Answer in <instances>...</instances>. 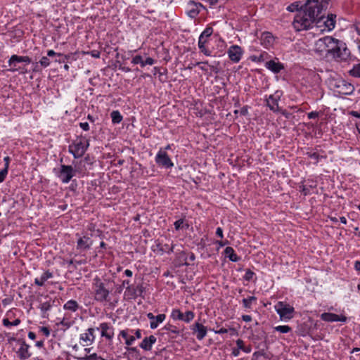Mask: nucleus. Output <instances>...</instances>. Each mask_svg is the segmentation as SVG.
Instances as JSON below:
<instances>
[{"label":"nucleus","instance_id":"f257e3e1","mask_svg":"<svg viewBox=\"0 0 360 360\" xmlns=\"http://www.w3.org/2000/svg\"><path fill=\"white\" fill-rule=\"evenodd\" d=\"M92 288L94 300L100 303L110 302V292L112 288L110 286L109 281L106 280L103 281L96 276L93 281Z\"/></svg>","mask_w":360,"mask_h":360},{"label":"nucleus","instance_id":"f03ea898","mask_svg":"<svg viewBox=\"0 0 360 360\" xmlns=\"http://www.w3.org/2000/svg\"><path fill=\"white\" fill-rule=\"evenodd\" d=\"M315 16L308 15V11L304 8L296 15L293 21V27L297 31L307 30L315 27Z\"/></svg>","mask_w":360,"mask_h":360},{"label":"nucleus","instance_id":"7ed1b4c3","mask_svg":"<svg viewBox=\"0 0 360 360\" xmlns=\"http://www.w3.org/2000/svg\"><path fill=\"white\" fill-rule=\"evenodd\" d=\"M330 0H307L304 8L308 11V15L317 17L322 15L328 6Z\"/></svg>","mask_w":360,"mask_h":360},{"label":"nucleus","instance_id":"20e7f679","mask_svg":"<svg viewBox=\"0 0 360 360\" xmlns=\"http://www.w3.org/2000/svg\"><path fill=\"white\" fill-rule=\"evenodd\" d=\"M337 39L330 36H326L319 39L314 44V51L320 55L325 54L329 56L331 51L333 50L334 44Z\"/></svg>","mask_w":360,"mask_h":360},{"label":"nucleus","instance_id":"39448f33","mask_svg":"<svg viewBox=\"0 0 360 360\" xmlns=\"http://www.w3.org/2000/svg\"><path fill=\"white\" fill-rule=\"evenodd\" d=\"M336 15L329 13L326 17L323 14L317 17L315 21V27L320 30L321 32H330L335 27Z\"/></svg>","mask_w":360,"mask_h":360},{"label":"nucleus","instance_id":"423d86ee","mask_svg":"<svg viewBox=\"0 0 360 360\" xmlns=\"http://www.w3.org/2000/svg\"><path fill=\"white\" fill-rule=\"evenodd\" d=\"M89 146V140L84 136H80L69 146V152L75 158H79L84 155Z\"/></svg>","mask_w":360,"mask_h":360},{"label":"nucleus","instance_id":"0eeeda50","mask_svg":"<svg viewBox=\"0 0 360 360\" xmlns=\"http://www.w3.org/2000/svg\"><path fill=\"white\" fill-rule=\"evenodd\" d=\"M329 56L336 60H346L350 56V51L345 42L337 39Z\"/></svg>","mask_w":360,"mask_h":360},{"label":"nucleus","instance_id":"6e6552de","mask_svg":"<svg viewBox=\"0 0 360 360\" xmlns=\"http://www.w3.org/2000/svg\"><path fill=\"white\" fill-rule=\"evenodd\" d=\"M329 56L336 60H346L350 56V51L345 42L337 39Z\"/></svg>","mask_w":360,"mask_h":360},{"label":"nucleus","instance_id":"1a4fd4ad","mask_svg":"<svg viewBox=\"0 0 360 360\" xmlns=\"http://www.w3.org/2000/svg\"><path fill=\"white\" fill-rule=\"evenodd\" d=\"M275 309L281 320L291 319L295 312V309L292 306L283 302H278L275 305Z\"/></svg>","mask_w":360,"mask_h":360},{"label":"nucleus","instance_id":"9d476101","mask_svg":"<svg viewBox=\"0 0 360 360\" xmlns=\"http://www.w3.org/2000/svg\"><path fill=\"white\" fill-rule=\"evenodd\" d=\"M155 160L157 165L161 167L170 169L174 167V163L171 158L162 148H160L156 154Z\"/></svg>","mask_w":360,"mask_h":360},{"label":"nucleus","instance_id":"9b49d317","mask_svg":"<svg viewBox=\"0 0 360 360\" xmlns=\"http://www.w3.org/2000/svg\"><path fill=\"white\" fill-rule=\"evenodd\" d=\"M75 172L76 170H75L72 166L62 165L58 174V176L63 183L68 184L75 176Z\"/></svg>","mask_w":360,"mask_h":360},{"label":"nucleus","instance_id":"f8f14e48","mask_svg":"<svg viewBox=\"0 0 360 360\" xmlns=\"http://www.w3.org/2000/svg\"><path fill=\"white\" fill-rule=\"evenodd\" d=\"M101 330V335L105 338L107 340L111 341L114 337V328L113 326L106 322L100 323L99 327L96 328Z\"/></svg>","mask_w":360,"mask_h":360},{"label":"nucleus","instance_id":"ddd939ff","mask_svg":"<svg viewBox=\"0 0 360 360\" xmlns=\"http://www.w3.org/2000/svg\"><path fill=\"white\" fill-rule=\"evenodd\" d=\"M229 59L233 63H238L243 54V51L240 46L233 45L229 47L227 51Z\"/></svg>","mask_w":360,"mask_h":360},{"label":"nucleus","instance_id":"4468645a","mask_svg":"<svg viewBox=\"0 0 360 360\" xmlns=\"http://www.w3.org/2000/svg\"><path fill=\"white\" fill-rule=\"evenodd\" d=\"M337 91L342 95H350L354 91V86L345 80H340L336 84Z\"/></svg>","mask_w":360,"mask_h":360},{"label":"nucleus","instance_id":"2eb2a0df","mask_svg":"<svg viewBox=\"0 0 360 360\" xmlns=\"http://www.w3.org/2000/svg\"><path fill=\"white\" fill-rule=\"evenodd\" d=\"M321 319L326 322H346L347 317L345 315H338L333 313L325 312L321 315Z\"/></svg>","mask_w":360,"mask_h":360},{"label":"nucleus","instance_id":"dca6fc26","mask_svg":"<svg viewBox=\"0 0 360 360\" xmlns=\"http://www.w3.org/2000/svg\"><path fill=\"white\" fill-rule=\"evenodd\" d=\"M281 98V95L278 92H276L273 95H270L266 98V105L273 112H279L280 108L278 106V101Z\"/></svg>","mask_w":360,"mask_h":360},{"label":"nucleus","instance_id":"f3484780","mask_svg":"<svg viewBox=\"0 0 360 360\" xmlns=\"http://www.w3.org/2000/svg\"><path fill=\"white\" fill-rule=\"evenodd\" d=\"M191 329L198 340H202L207 335V328L200 323H195L191 326Z\"/></svg>","mask_w":360,"mask_h":360},{"label":"nucleus","instance_id":"a211bd4d","mask_svg":"<svg viewBox=\"0 0 360 360\" xmlns=\"http://www.w3.org/2000/svg\"><path fill=\"white\" fill-rule=\"evenodd\" d=\"M201 8H203V6L200 3L191 1L188 4L186 13L190 18H195L199 14Z\"/></svg>","mask_w":360,"mask_h":360},{"label":"nucleus","instance_id":"6ab92c4d","mask_svg":"<svg viewBox=\"0 0 360 360\" xmlns=\"http://www.w3.org/2000/svg\"><path fill=\"white\" fill-rule=\"evenodd\" d=\"M93 244V240L87 236H84L78 239L77 249L79 250H89Z\"/></svg>","mask_w":360,"mask_h":360},{"label":"nucleus","instance_id":"aec40b11","mask_svg":"<svg viewBox=\"0 0 360 360\" xmlns=\"http://www.w3.org/2000/svg\"><path fill=\"white\" fill-rule=\"evenodd\" d=\"M147 317L150 320V327L152 329H155L158 326V324L163 322L165 319L166 316L164 314L154 316L153 313H148Z\"/></svg>","mask_w":360,"mask_h":360},{"label":"nucleus","instance_id":"412c9836","mask_svg":"<svg viewBox=\"0 0 360 360\" xmlns=\"http://www.w3.org/2000/svg\"><path fill=\"white\" fill-rule=\"evenodd\" d=\"M30 346L25 342H22L20 347L17 352L18 356L22 360L29 359L32 354L29 351Z\"/></svg>","mask_w":360,"mask_h":360},{"label":"nucleus","instance_id":"4be33fe9","mask_svg":"<svg viewBox=\"0 0 360 360\" xmlns=\"http://www.w3.org/2000/svg\"><path fill=\"white\" fill-rule=\"evenodd\" d=\"M260 40H261V44L265 48L268 49V48L272 46V45L274 44V37L271 32H264L262 34Z\"/></svg>","mask_w":360,"mask_h":360},{"label":"nucleus","instance_id":"5701e85b","mask_svg":"<svg viewBox=\"0 0 360 360\" xmlns=\"http://www.w3.org/2000/svg\"><path fill=\"white\" fill-rule=\"evenodd\" d=\"M156 338L151 335L149 337H146L140 343L139 346L146 351H150L152 349L153 345L156 342Z\"/></svg>","mask_w":360,"mask_h":360},{"label":"nucleus","instance_id":"b1692460","mask_svg":"<svg viewBox=\"0 0 360 360\" xmlns=\"http://www.w3.org/2000/svg\"><path fill=\"white\" fill-rule=\"evenodd\" d=\"M265 67L276 74L279 73L284 69V65L281 63L276 62L274 60L267 61L265 64Z\"/></svg>","mask_w":360,"mask_h":360},{"label":"nucleus","instance_id":"393cba45","mask_svg":"<svg viewBox=\"0 0 360 360\" xmlns=\"http://www.w3.org/2000/svg\"><path fill=\"white\" fill-rule=\"evenodd\" d=\"M94 330L93 328H89L86 333L80 335V340L86 342L87 345H91L95 339Z\"/></svg>","mask_w":360,"mask_h":360},{"label":"nucleus","instance_id":"a878e982","mask_svg":"<svg viewBox=\"0 0 360 360\" xmlns=\"http://www.w3.org/2000/svg\"><path fill=\"white\" fill-rule=\"evenodd\" d=\"M129 332V329L122 330L118 335V338L120 339V338L122 337L124 340L125 344L127 346L131 345L135 341V337L134 335H131Z\"/></svg>","mask_w":360,"mask_h":360},{"label":"nucleus","instance_id":"bb28decb","mask_svg":"<svg viewBox=\"0 0 360 360\" xmlns=\"http://www.w3.org/2000/svg\"><path fill=\"white\" fill-rule=\"evenodd\" d=\"M30 63L31 59L28 56H18V55H13L8 60L9 66H12V65L13 63Z\"/></svg>","mask_w":360,"mask_h":360},{"label":"nucleus","instance_id":"cd10ccee","mask_svg":"<svg viewBox=\"0 0 360 360\" xmlns=\"http://www.w3.org/2000/svg\"><path fill=\"white\" fill-rule=\"evenodd\" d=\"M80 308L78 302L74 300H68L63 305V309L70 311L71 312H75Z\"/></svg>","mask_w":360,"mask_h":360},{"label":"nucleus","instance_id":"c85d7f7f","mask_svg":"<svg viewBox=\"0 0 360 360\" xmlns=\"http://www.w3.org/2000/svg\"><path fill=\"white\" fill-rule=\"evenodd\" d=\"M53 277V274L49 271H45L40 278L34 279V283L39 286H43L44 283L49 278Z\"/></svg>","mask_w":360,"mask_h":360},{"label":"nucleus","instance_id":"c756f323","mask_svg":"<svg viewBox=\"0 0 360 360\" xmlns=\"http://www.w3.org/2000/svg\"><path fill=\"white\" fill-rule=\"evenodd\" d=\"M156 248H157L158 251L161 255L163 254L164 252H167V253L169 254L170 252H173L174 245H172L171 246H169V244L162 245L159 243L156 245Z\"/></svg>","mask_w":360,"mask_h":360},{"label":"nucleus","instance_id":"7c9ffc66","mask_svg":"<svg viewBox=\"0 0 360 360\" xmlns=\"http://www.w3.org/2000/svg\"><path fill=\"white\" fill-rule=\"evenodd\" d=\"M224 253L226 257L232 262H238L239 260V257L231 247H226L224 250Z\"/></svg>","mask_w":360,"mask_h":360},{"label":"nucleus","instance_id":"2f4dec72","mask_svg":"<svg viewBox=\"0 0 360 360\" xmlns=\"http://www.w3.org/2000/svg\"><path fill=\"white\" fill-rule=\"evenodd\" d=\"M110 117L114 124H119L122 120V116L118 110H113L110 114Z\"/></svg>","mask_w":360,"mask_h":360},{"label":"nucleus","instance_id":"473e14b6","mask_svg":"<svg viewBox=\"0 0 360 360\" xmlns=\"http://www.w3.org/2000/svg\"><path fill=\"white\" fill-rule=\"evenodd\" d=\"M163 330L167 331L169 333L174 334L175 335H176L179 333V330L177 328V327L175 326H173L172 324H167L163 328Z\"/></svg>","mask_w":360,"mask_h":360},{"label":"nucleus","instance_id":"72a5a7b5","mask_svg":"<svg viewBox=\"0 0 360 360\" xmlns=\"http://www.w3.org/2000/svg\"><path fill=\"white\" fill-rule=\"evenodd\" d=\"M183 315H184V314L179 309H174L172 311V313H171V317L174 320H181V321H182Z\"/></svg>","mask_w":360,"mask_h":360},{"label":"nucleus","instance_id":"f704fd0d","mask_svg":"<svg viewBox=\"0 0 360 360\" xmlns=\"http://www.w3.org/2000/svg\"><path fill=\"white\" fill-rule=\"evenodd\" d=\"M257 300V297L255 296H250L248 298H244L243 300V304L245 308L250 309L251 308L252 302Z\"/></svg>","mask_w":360,"mask_h":360},{"label":"nucleus","instance_id":"c9c22d12","mask_svg":"<svg viewBox=\"0 0 360 360\" xmlns=\"http://www.w3.org/2000/svg\"><path fill=\"white\" fill-rule=\"evenodd\" d=\"M77 359L78 360H103V358L98 356L96 353L91 354L90 355H86L83 357H78Z\"/></svg>","mask_w":360,"mask_h":360},{"label":"nucleus","instance_id":"e433bc0d","mask_svg":"<svg viewBox=\"0 0 360 360\" xmlns=\"http://www.w3.org/2000/svg\"><path fill=\"white\" fill-rule=\"evenodd\" d=\"M349 75L355 77H360V63L354 65L352 70H349Z\"/></svg>","mask_w":360,"mask_h":360},{"label":"nucleus","instance_id":"4c0bfd02","mask_svg":"<svg viewBox=\"0 0 360 360\" xmlns=\"http://www.w3.org/2000/svg\"><path fill=\"white\" fill-rule=\"evenodd\" d=\"M213 33V29L210 27H208L205 29V30L201 33L199 37V40H202L203 38H208Z\"/></svg>","mask_w":360,"mask_h":360},{"label":"nucleus","instance_id":"58836bf2","mask_svg":"<svg viewBox=\"0 0 360 360\" xmlns=\"http://www.w3.org/2000/svg\"><path fill=\"white\" fill-rule=\"evenodd\" d=\"M20 323V320L18 319H15L12 322H11L8 319H3V325L6 327L15 326L19 325Z\"/></svg>","mask_w":360,"mask_h":360},{"label":"nucleus","instance_id":"ea45409f","mask_svg":"<svg viewBox=\"0 0 360 360\" xmlns=\"http://www.w3.org/2000/svg\"><path fill=\"white\" fill-rule=\"evenodd\" d=\"M229 331L231 332V335H236L237 333V331L234 328H230L229 329L221 328L219 330H214V333L216 334H224L228 333Z\"/></svg>","mask_w":360,"mask_h":360},{"label":"nucleus","instance_id":"a19ab883","mask_svg":"<svg viewBox=\"0 0 360 360\" xmlns=\"http://www.w3.org/2000/svg\"><path fill=\"white\" fill-rule=\"evenodd\" d=\"M195 314L192 311H187L185 314L183 315L182 321L186 323H189L194 319Z\"/></svg>","mask_w":360,"mask_h":360},{"label":"nucleus","instance_id":"79ce46f5","mask_svg":"<svg viewBox=\"0 0 360 360\" xmlns=\"http://www.w3.org/2000/svg\"><path fill=\"white\" fill-rule=\"evenodd\" d=\"M198 48L205 56H210L211 52L205 47V44H203L201 40H198Z\"/></svg>","mask_w":360,"mask_h":360},{"label":"nucleus","instance_id":"37998d69","mask_svg":"<svg viewBox=\"0 0 360 360\" xmlns=\"http://www.w3.org/2000/svg\"><path fill=\"white\" fill-rule=\"evenodd\" d=\"M274 330L281 333H287L291 331V328L288 326H278L274 328Z\"/></svg>","mask_w":360,"mask_h":360},{"label":"nucleus","instance_id":"c03bdc74","mask_svg":"<svg viewBox=\"0 0 360 360\" xmlns=\"http://www.w3.org/2000/svg\"><path fill=\"white\" fill-rule=\"evenodd\" d=\"M39 308L43 313H46L51 308V304L50 301L43 302L40 304Z\"/></svg>","mask_w":360,"mask_h":360},{"label":"nucleus","instance_id":"a18cd8bd","mask_svg":"<svg viewBox=\"0 0 360 360\" xmlns=\"http://www.w3.org/2000/svg\"><path fill=\"white\" fill-rule=\"evenodd\" d=\"M39 63L40 64V65L43 68H47L48 66H49L51 62H50V60L49 58L47 57V56H43Z\"/></svg>","mask_w":360,"mask_h":360},{"label":"nucleus","instance_id":"49530a36","mask_svg":"<svg viewBox=\"0 0 360 360\" xmlns=\"http://www.w3.org/2000/svg\"><path fill=\"white\" fill-rule=\"evenodd\" d=\"M254 275H255V273L252 270L248 269L246 270L245 274L243 276V278L247 281H250L252 279Z\"/></svg>","mask_w":360,"mask_h":360},{"label":"nucleus","instance_id":"de8ad7c7","mask_svg":"<svg viewBox=\"0 0 360 360\" xmlns=\"http://www.w3.org/2000/svg\"><path fill=\"white\" fill-rule=\"evenodd\" d=\"M10 67L11 68L9 69V70L11 72L20 71L22 73L26 72V70H24V68H22L21 67H17V63H13L12 66Z\"/></svg>","mask_w":360,"mask_h":360},{"label":"nucleus","instance_id":"09e8293b","mask_svg":"<svg viewBox=\"0 0 360 360\" xmlns=\"http://www.w3.org/2000/svg\"><path fill=\"white\" fill-rule=\"evenodd\" d=\"M264 355H265V353L263 350L255 352H254V354L252 355V359L253 360H259V359L262 356H264Z\"/></svg>","mask_w":360,"mask_h":360},{"label":"nucleus","instance_id":"8fccbe9b","mask_svg":"<svg viewBox=\"0 0 360 360\" xmlns=\"http://www.w3.org/2000/svg\"><path fill=\"white\" fill-rule=\"evenodd\" d=\"M154 63H155V60L150 57H148L145 60H143L141 66L144 67L146 65H152Z\"/></svg>","mask_w":360,"mask_h":360},{"label":"nucleus","instance_id":"3c124183","mask_svg":"<svg viewBox=\"0 0 360 360\" xmlns=\"http://www.w3.org/2000/svg\"><path fill=\"white\" fill-rule=\"evenodd\" d=\"M8 169L4 168L2 170L0 171V183H2L4 181L7 174H8Z\"/></svg>","mask_w":360,"mask_h":360},{"label":"nucleus","instance_id":"603ef678","mask_svg":"<svg viewBox=\"0 0 360 360\" xmlns=\"http://www.w3.org/2000/svg\"><path fill=\"white\" fill-rule=\"evenodd\" d=\"M142 61H143L142 57L141 56H139V55H137V56H134L132 58L131 63L133 64H140V65H141Z\"/></svg>","mask_w":360,"mask_h":360},{"label":"nucleus","instance_id":"864d4df0","mask_svg":"<svg viewBox=\"0 0 360 360\" xmlns=\"http://www.w3.org/2000/svg\"><path fill=\"white\" fill-rule=\"evenodd\" d=\"M40 332L45 335L46 337H49L50 335V330L48 327L42 326L40 328Z\"/></svg>","mask_w":360,"mask_h":360},{"label":"nucleus","instance_id":"5fc2aeb1","mask_svg":"<svg viewBox=\"0 0 360 360\" xmlns=\"http://www.w3.org/2000/svg\"><path fill=\"white\" fill-rule=\"evenodd\" d=\"M307 155L310 158H312V159H314L316 160V162L319 161V158H323V156H320L318 153H307Z\"/></svg>","mask_w":360,"mask_h":360},{"label":"nucleus","instance_id":"6e6d98bb","mask_svg":"<svg viewBox=\"0 0 360 360\" xmlns=\"http://www.w3.org/2000/svg\"><path fill=\"white\" fill-rule=\"evenodd\" d=\"M184 224V219H181L174 222V227L176 230H179L182 228V225Z\"/></svg>","mask_w":360,"mask_h":360},{"label":"nucleus","instance_id":"4d7b16f0","mask_svg":"<svg viewBox=\"0 0 360 360\" xmlns=\"http://www.w3.org/2000/svg\"><path fill=\"white\" fill-rule=\"evenodd\" d=\"M309 119H315L319 117V112L316 111H312L307 114Z\"/></svg>","mask_w":360,"mask_h":360},{"label":"nucleus","instance_id":"13d9d810","mask_svg":"<svg viewBox=\"0 0 360 360\" xmlns=\"http://www.w3.org/2000/svg\"><path fill=\"white\" fill-rule=\"evenodd\" d=\"M236 345H237V347L239 349H241L243 350V348L245 347V345H244V342L243 340L241 339H238L236 340Z\"/></svg>","mask_w":360,"mask_h":360},{"label":"nucleus","instance_id":"bf43d9fd","mask_svg":"<svg viewBox=\"0 0 360 360\" xmlns=\"http://www.w3.org/2000/svg\"><path fill=\"white\" fill-rule=\"evenodd\" d=\"M80 127L84 131L89 130V125L88 122H81L79 124Z\"/></svg>","mask_w":360,"mask_h":360},{"label":"nucleus","instance_id":"052dcab7","mask_svg":"<svg viewBox=\"0 0 360 360\" xmlns=\"http://www.w3.org/2000/svg\"><path fill=\"white\" fill-rule=\"evenodd\" d=\"M62 56L61 53H56L53 50H49L47 51V56H49V57H53V56Z\"/></svg>","mask_w":360,"mask_h":360},{"label":"nucleus","instance_id":"680f3d73","mask_svg":"<svg viewBox=\"0 0 360 360\" xmlns=\"http://www.w3.org/2000/svg\"><path fill=\"white\" fill-rule=\"evenodd\" d=\"M4 162H5V164H4V168H7V169H8V167H9V164H10V162H11V158H10V157H8V156L5 157V158H4Z\"/></svg>","mask_w":360,"mask_h":360},{"label":"nucleus","instance_id":"e2e57ef3","mask_svg":"<svg viewBox=\"0 0 360 360\" xmlns=\"http://www.w3.org/2000/svg\"><path fill=\"white\" fill-rule=\"evenodd\" d=\"M216 235L219 236V238H222L224 237L223 236V230L221 227H218L216 230Z\"/></svg>","mask_w":360,"mask_h":360},{"label":"nucleus","instance_id":"0e129e2a","mask_svg":"<svg viewBox=\"0 0 360 360\" xmlns=\"http://www.w3.org/2000/svg\"><path fill=\"white\" fill-rule=\"evenodd\" d=\"M242 319L245 322H250L252 321V317L250 315H243Z\"/></svg>","mask_w":360,"mask_h":360},{"label":"nucleus","instance_id":"69168bd1","mask_svg":"<svg viewBox=\"0 0 360 360\" xmlns=\"http://www.w3.org/2000/svg\"><path fill=\"white\" fill-rule=\"evenodd\" d=\"M135 339L137 338V339H140L141 338V331L140 329H137L136 331H135Z\"/></svg>","mask_w":360,"mask_h":360},{"label":"nucleus","instance_id":"338daca9","mask_svg":"<svg viewBox=\"0 0 360 360\" xmlns=\"http://www.w3.org/2000/svg\"><path fill=\"white\" fill-rule=\"evenodd\" d=\"M353 117L360 118V112L357 111H352L350 113Z\"/></svg>","mask_w":360,"mask_h":360},{"label":"nucleus","instance_id":"774afa93","mask_svg":"<svg viewBox=\"0 0 360 360\" xmlns=\"http://www.w3.org/2000/svg\"><path fill=\"white\" fill-rule=\"evenodd\" d=\"M354 268L356 271H360V261L355 262Z\"/></svg>","mask_w":360,"mask_h":360}]
</instances>
